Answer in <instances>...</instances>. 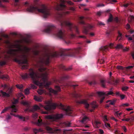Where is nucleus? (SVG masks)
<instances>
[{"mask_svg":"<svg viewBox=\"0 0 134 134\" xmlns=\"http://www.w3.org/2000/svg\"><path fill=\"white\" fill-rule=\"evenodd\" d=\"M99 133L100 134H103L104 133V132L103 130L102 129H100L99 130Z\"/></svg>","mask_w":134,"mask_h":134,"instance_id":"obj_58","label":"nucleus"},{"mask_svg":"<svg viewBox=\"0 0 134 134\" xmlns=\"http://www.w3.org/2000/svg\"><path fill=\"white\" fill-rule=\"evenodd\" d=\"M34 99L36 101L41 102L42 101L43 97L41 96H34Z\"/></svg>","mask_w":134,"mask_h":134,"instance_id":"obj_18","label":"nucleus"},{"mask_svg":"<svg viewBox=\"0 0 134 134\" xmlns=\"http://www.w3.org/2000/svg\"><path fill=\"white\" fill-rule=\"evenodd\" d=\"M2 2H4L8 3L9 2V0H0V6H1L2 5Z\"/></svg>","mask_w":134,"mask_h":134,"instance_id":"obj_42","label":"nucleus"},{"mask_svg":"<svg viewBox=\"0 0 134 134\" xmlns=\"http://www.w3.org/2000/svg\"><path fill=\"white\" fill-rule=\"evenodd\" d=\"M105 126L107 127H110V125L107 122H105Z\"/></svg>","mask_w":134,"mask_h":134,"instance_id":"obj_57","label":"nucleus"},{"mask_svg":"<svg viewBox=\"0 0 134 134\" xmlns=\"http://www.w3.org/2000/svg\"><path fill=\"white\" fill-rule=\"evenodd\" d=\"M61 25L62 26L65 25L67 26L71 31L73 29H74L75 30L76 32L77 33H79V31L77 27L76 26L73 25L69 21H65L62 22Z\"/></svg>","mask_w":134,"mask_h":134,"instance_id":"obj_7","label":"nucleus"},{"mask_svg":"<svg viewBox=\"0 0 134 134\" xmlns=\"http://www.w3.org/2000/svg\"><path fill=\"white\" fill-rule=\"evenodd\" d=\"M134 120V117L133 116H132L130 118H127L125 119V121H130L133 122Z\"/></svg>","mask_w":134,"mask_h":134,"instance_id":"obj_31","label":"nucleus"},{"mask_svg":"<svg viewBox=\"0 0 134 134\" xmlns=\"http://www.w3.org/2000/svg\"><path fill=\"white\" fill-rule=\"evenodd\" d=\"M97 93L98 95L101 97L100 101V103H102L105 98L104 96H107L109 95H113L114 94V93L112 91H107L105 92H97Z\"/></svg>","mask_w":134,"mask_h":134,"instance_id":"obj_9","label":"nucleus"},{"mask_svg":"<svg viewBox=\"0 0 134 134\" xmlns=\"http://www.w3.org/2000/svg\"><path fill=\"white\" fill-rule=\"evenodd\" d=\"M24 92L26 95L30 93L29 89L28 88L25 89L24 91Z\"/></svg>","mask_w":134,"mask_h":134,"instance_id":"obj_38","label":"nucleus"},{"mask_svg":"<svg viewBox=\"0 0 134 134\" xmlns=\"http://www.w3.org/2000/svg\"><path fill=\"white\" fill-rule=\"evenodd\" d=\"M1 93L2 94L3 96L4 97H9L10 96L9 94L3 91L2 90H1L0 91Z\"/></svg>","mask_w":134,"mask_h":134,"instance_id":"obj_23","label":"nucleus"},{"mask_svg":"<svg viewBox=\"0 0 134 134\" xmlns=\"http://www.w3.org/2000/svg\"><path fill=\"white\" fill-rule=\"evenodd\" d=\"M37 70L31 68L29 70V74L25 73L21 75L24 80L31 77L34 83L38 86H41L43 83L48 86L51 84L47 81L48 74L46 71L47 68H39Z\"/></svg>","mask_w":134,"mask_h":134,"instance_id":"obj_2","label":"nucleus"},{"mask_svg":"<svg viewBox=\"0 0 134 134\" xmlns=\"http://www.w3.org/2000/svg\"><path fill=\"white\" fill-rule=\"evenodd\" d=\"M95 95V94L93 93H89L88 94V96L89 97H91L94 96Z\"/></svg>","mask_w":134,"mask_h":134,"instance_id":"obj_48","label":"nucleus"},{"mask_svg":"<svg viewBox=\"0 0 134 134\" xmlns=\"http://www.w3.org/2000/svg\"><path fill=\"white\" fill-rule=\"evenodd\" d=\"M40 109V108L37 105H35L33 108V110L34 111H35L39 109Z\"/></svg>","mask_w":134,"mask_h":134,"instance_id":"obj_34","label":"nucleus"},{"mask_svg":"<svg viewBox=\"0 0 134 134\" xmlns=\"http://www.w3.org/2000/svg\"><path fill=\"white\" fill-rule=\"evenodd\" d=\"M129 106V104L128 103H126L124 104H122L121 105V107H128Z\"/></svg>","mask_w":134,"mask_h":134,"instance_id":"obj_49","label":"nucleus"},{"mask_svg":"<svg viewBox=\"0 0 134 134\" xmlns=\"http://www.w3.org/2000/svg\"><path fill=\"white\" fill-rule=\"evenodd\" d=\"M88 83L91 85H92L95 84L96 83V82L95 81H92L89 82Z\"/></svg>","mask_w":134,"mask_h":134,"instance_id":"obj_46","label":"nucleus"},{"mask_svg":"<svg viewBox=\"0 0 134 134\" xmlns=\"http://www.w3.org/2000/svg\"><path fill=\"white\" fill-rule=\"evenodd\" d=\"M95 124L96 125L97 127L98 128V124H100V122L97 121H95Z\"/></svg>","mask_w":134,"mask_h":134,"instance_id":"obj_53","label":"nucleus"},{"mask_svg":"<svg viewBox=\"0 0 134 134\" xmlns=\"http://www.w3.org/2000/svg\"><path fill=\"white\" fill-rule=\"evenodd\" d=\"M57 36L60 38H63L64 37V35L61 30H60L58 31L57 34Z\"/></svg>","mask_w":134,"mask_h":134,"instance_id":"obj_17","label":"nucleus"},{"mask_svg":"<svg viewBox=\"0 0 134 134\" xmlns=\"http://www.w3.org/2000/svg\"><path fill=\"white\" fill-rule=\"evenodd\" d=\"M72 96L75 98H77L80 97V95L76 92L73 93L72 95Z\"/></svg>","mask_w":134,"mask_h":134,"instance_id":"obj_29","label":"nucleus"},{"mask_svg":"<svg viewBox=\"0 0 134 134\" xmlns=\"http://www.w3.org/2000/svg\"><path fill=\"white\" fill-rule=\"evenodd\" d=\"M123 47L122 45L120 44H118L115 47V48L116 49H119Z\"/></svg>","mask_w":134,"mask_h":134,"instance_id":"obj_32","label":"nucleus"},{"mask_svg":"<svg viewBox=\"0 0 134 134\" xmlns=\"http://www.w3.org/2000/svg\"><path fill=\"white\" fill-rule=\"evenodd\" d=\"M129 50V48H125L123 49V51L124 52H127Z\"/></svg>","mask_w":134,"mask_h":134,"instance_id":"obj_61","label":"nucleus"},{"mask_svg":"<svg viewBox=\"0 0 134 134\" xmlns=\"http://www.w3.org/2000/svg\"><path fill=\"white\" fill-rule=\"evenodd\" d=\"M46 129L48 131V132L50 133H59L61 131L60 129H53L49 127H46Z\"/></svg>","mask_w":134,"mask_h":134,"instance_id":"obj_11","label":"nucleus"},{"mask_svg":"<svg viewBox=\"0 0 134 134\" xmlns=\"http://www.w3.org/2000/svg\"><path fill=\"white\" fill-rule=\"evenodd\" d=\"M24 5L27 7L26 10L28 12H34L35 13H41L43 14L44 18H46L50 15L49 10L46 7L44 4L40 5L39 7L40 8H38L36 7H35L31 4L29 2H26L24 4Z\"/></svg>","mask_w":134,"mask_h":134,"instance_id":"obj_4","label":"nucleus"},{"mask_svg":"<svg viewBox=\"0 0 134 134\" xmlns=\"http://www.w3.org/2000/svg\"><path fill=\"white\" fill-rule=\"evenodd\" d=\"M76 103L79 104H83L85 105V108H88L89 106L87 101V100L85 99H81L80 100H77L76 101Z\"/></svg>","mask_w":134,"mask_h":134,"instance_id":"obj_12","label":"nucleus"},{"mask_svg":"<svg viewBox=\"0 0 134 134\" xmlns=\"http://www.w3.org/2000/svg\"><path fill=\"white\" fill-rule=\"evenodd\" d=\"M125 36L126 37L128 38V39L129 40L131 41L132 40V38L131 37H130L129 35H126Z\"/></svg>","mask_w":134,"mask_h":134,"instance_id":"obj_54","label":"nucleus"},{"mask_svg":"<svg viewBox=\"0 0 134 134\" xmlns=\"http://www.w3.org/2000/svg\"><path fill=\"white\" fill-rule=\"evenodd\" d=\"M60 4L57 5L56 9L57 10H65L66 9L65 4L66 2L70 5L73 4V3L70 1H67L66 0H60Z\"/></svg>","mask_w":134,"mask_h":134,"instance_id":"obj_6","label":"nucleus"},{"mask_svg":"<svg viewBox=\"0 0 134 134\" xmlns=\"http://www.w3.org/2000/svg\"><path fill=\"white\" fill-rule=\"evenodd\" d=\"M1 78L4 79H8L9 78L8 76L7 75H3L1 76Z\"/></svg>","mask_w":134,"mask_h":134,"instance_id":"obj_28","label":"nucleus"},{"mask_svg":"<svg viewBox=\"0 0 134 134\" xmlns=\"http://www.w3.org/2000/svg\"><path fill=\"white\" fill-rule=\"evenodd\" d=\"M41 131V129H33V132L35 134H36L37 133Z\"/></svg>","mask_w":134,"mask_h":134,"instance_id":"obj_37","label":"nucleus"},{"mask_svg":"<svg viewBox=\"0 0 134 134\" xmlns=\"http://www.w3.org/2000/svg\"><path fill=\"white\" fill-rule=\"evenodd\" d=\"M122 34L119 32H118V35L117 37V39L118 40V41H120L122 39Z\"/></svg>","mask_w":134,"mask_h":134,"instance_id":"obj_36","label":"nucleus"},{"mask_svg":"<svg viewBox=\"0 0 134 134\" xmlns=\"http://www.w3.org/2000/svg\"><path fill=\"white\" fill-rule=\"evenodd\" d=\"M10 115H13L15 117H16L19 118L23 121H25V118L22 116H20L18 115H16L15 114L12 112H10Z\"/></svg>","mask_w":134,"mask_h":134,"instance_id":"obj_16","label":"nucleus"},{"mask_svg":"<svg viewBox=\"0 0 134 134\" xmlns=\"http://www.w3.org/2000/svg\"><path fill=\"white\" fill-rule=\"evenodd\" d=\"M69 11H66L63 12L62 13L58 15V16L60 17H62L64 15L69 14Z\"/></svg>","mask_w":134,"mask_h":134,"instance_id":"obj_24","label":"nucleus"},{"mask_svg":"<svg viewBox=\"0 0 134 134\" xmlns=\"http://www.w3.org/2000/svg\"><path fill=\"white\" fill-rule=\"evenodd\" d=\"M118 68V69L121 70H124V68H125L126 71H127L128 70L130 69V68H122V67H121V68Z\"/></svg>","mask_w":134,"mask_h":134,"instance_id":"obj_35","label":"nucleus"},{"mask_svg":"<svg viewBox=\"0 0 134 134\" xmlns=\"http://www.w3.org/2000/svg\"><path fill=\"white\" fill-rule=\"evenodd\" d=\"M69 76L67 75H64L61 79V80H63L64 79H69Z\"/></svg>","mask_w":134,"mask_h":134,"instance_id":"obj_40","label":"nucleus"},{"mask_svg":"<svg viewBox=\"0 0 134 134\" xmlns=\"http://www.w3.org/2000/svg\"><path fill=\"white\" fill-rule=\"evenodd\" d=\"M21 103L24 105L26 106L28 108L30 107V103L29 102L23 101L21 102Z\"/></svg>","mask_w":134,"mask_h":134,"instance_id":"obj_21","label":"nucleus"},{"mask_svg":"<svg viewBox=\"0 0 134 134\" xmlns=\"http://www.w3.org/2000/svg\"><path fill=\"white\" fill-rule=\"evenodd\" d=\"M6 62L5 61H2L0 62V65L3 66L5 64Z\"/></svg>","mask_w":134,"mask_h":134,"instance_id":"obj_47","label":"nucleus"},{"mask_svg":"<svg viewBox=\"0 0 134 134\" xmlns=\"http://www.w3.org/2000/svg\"><path fill=\"white\" fill-rule=\"evenodd\" d=\"M105 81L103 80H101L100 81V83L101 85V86L105 88Z\"/></svg>","mask_w":134,"mask_h":134,"instance_id":"obj_27","label":"nucleus"},{"mask_svg":"<svg viewBox=\"0 0 134 134\" xmlns=\"http://www.w3.org/2000/svg\"><path fill=\"white\" fill-rule=\"evenodd\" d=\"M121 114V113H119L118 112H116L115 113V115H117L119 117V116H120Z\"/></svg>","mask_w":134,"mask_h":134,"instance_id":"obj_62","label":"nucleus"},{"mask_svg":"<svg viewBox=\"0 0 134 134\" xmlns=\"http://www.w3.org/2000/svg\"><path fill=\"white\" fill-rule=\"evenodd\" d=\"M103 120L105 122L108 121V119H107V116L105 115L103 117Z\"/></svg>","mask_w":134,"mask_h":134,"instance_id":"obj_56","label":"nucleus"},{"mask_svg":"<svg viewBox=\"0 0 134 134\" xmlns=\"http://www.w3.org/2000/svg\"><path fill=\"white\" fill-rule=\"evenodd\" d=\"M16 86L17 88L19 89H21L23 87V86L22 85H16Z\"/></svg>","mask_w":134,"mask_h":134,"instance_id":"obj_50","label":"nucleus"},{"mask_svg":"<svg viewBox=\"0 0 134 134\" xmlns=\"http://www.w3.org/2000/svg\"><path fill=\"white\" fill-rule=\"evenodd\" d=\"M10 110L11 112L12 113H16L17 111V109L16 108V106L15 105H12L11 106L6 107L2 111L1 114L4 113L8 110Z\"/></svg>","mask_w":134,"mask_h":134,"instance_id":"obj_10","label":"nucleus"},{"mask_svg":"<svg viewBox=\"0 0 134 134\" xmlns=\"http://www.w3.org/2000/svg\"><path fill=\"white\" fill-rule=\"evenodd\" d=\"M60 54L58 52H55L46 55L40 59L38 64L41 66L47 65L49 63V59L50 56L55 57Z\"/></svg>","mask_w":134,"mask_h":134,"instance_id":"obj_5","label":"nucleus"},{"mask_svg":"<svg viewBox=\"0 0 134 134\" xmlns=\"http://www.w3.org/2000/svg\"><path fill=\"white\" fill-rule=\"evenodd\" d=\"M63 68V69L66 70L68 71L72 69V68Z\"/></svg>","mask_w":134,"mask_h":134,"instance_id":"obj_51","label":"nucleus"},{"mask_svg":"<svg viewBox=\"0 0 134 134\" xmlns=\"http://www.w3.org/2000/svg\"><path fill=\"white\" fill-rule=\"evenodd\" d=\"M116 100L114 99L111 100H108L106 102L107 103H109V105H114L115 103Z\"/></svg>","mask_w":134,"mask_h":134,"instance_id":"obj_20","label":"nucleus"},{"mask_svg":"<svg viewBox=\"0 0 134 134\" xmlns=\"http://www.w3.org/2000/svg\"><path fill=\"white\" fill-rule=\"evenodd\" d=\"M43 124H44V123L42 122V120L41 119H40L38 120L37 124L38 125L40 126Z\"/></svg>","mask_w":134,"mask_h":134,"instance_id":"obj_26","label":"nucleus"},{"mask_svg":"<svg viewBox=\"0 0 134 134\" xmlns=\"http://www.w3.org/2000/svg\"><path fill=\"white\" fill-rule=\"evenodd\" d=\"M63 116V114H61L52 115H46L44 116V117L46 119L50 120L53 121H57L62 118Z\"/></svg>","mask_w":134,"mask_h":134,"instance_id":"obj_8","label":"nucleus"},{"mask_svg":"<svg viewBox=\"0 0 134 134\" xmlns=\"http://www.w3.org/2000/svg\"><path fill=\"white\" fill-rule=\"evenodd\" d=\"M91 104L92 105V107L94 109H95V108L97 107V106L96 104V102H92Z\"/></svg>","mask_w":134,"mask_h":134,"instance_id":"obj_30","label":"nucleus"},{"mask_svg":"<svg viewBox=\"0 0 134 134\" xmlns=\"http://www.w3.org/2000/svg\"><path fill=\"white\" fill-rule=\"evenodd\" d=\"M71 123L70 122H64L62 124V126L63 127H70Z\"/></svg>","mask_w":134,"mask_h":134,"instance_id":"obj_19","label":"nucleus"},{"mask_svg":"<svg viewBox=\"0 0 134 134\" xmlns=\"http://www.w3.org/2000/svg\"><path fill=\"white\" fill-rule=\"evenodd\" d=\"M37 116L38 115L37 113H35L33 114V117L35 119L37 118Z\"/></svg>","mask_w":134,"mask_h":134,"instance_id":"obj_60","label":"nucleus"},{"mask_svg":"<svg viewBox=\"0 0 134 134\" xmlns=\"http://www.w3.org/2000/svg\"><path fill=\"white\" fill-rule=\"evenodd\" d=\"M38 93L40 95H41L44 92V91L42 90H39L37 91Z\"/></svg>","mask_w":134,"mask_h":134,"instance_id":"obj_43","label":"nucleus"},{"mask_svg":"<svg viewBox=\"0 0 134 134\" xmlns=\"http://www.w3.org/2000/svg\"><path fill=\"white\" fill-rule=\"evenodd\" d=\"M112 18L113 17L112 15L111 14H110L109 18L108 20V22H110L113 19Z\"/></svg>","mask_w":134,"mask_h":134,"instance_id":"obj_44","label":"nucleus"},{"mask_svg":"<svg viewBox=\"0 0 134 134\" xmlns=\"http://www.w3.org/2000/svg\"><path fill=\"white\" fill-rule=\"evenodd\" d=\"M114 46V43H110L108 46L102 47L101 49L105 51H109L110 49L112 48Z\"/></svg>","mask_w":134,"mask_h":134,"instance_id":"obj_13","label":"nucleus"},{"mask_svg":"<svg viewBox=\"0 0 134 134\" xmlns=\"http://www.w3.org/2000/svg\"><path fill=\"white\" fill-rule=\"evenodd\" d=\"M130 25L128 24L126 25L125 27L126 28L127 30L129 29L130 28Z\"/></svg>","mask_w":134,"mask_h":134,"instance_id":"obj_63","label":"nucleus"},{"mask_svg":"<svg viewBox=\"0 0 134 134\" xmlns=\"http://www.w3.org/2000/svg\"><path fill=\"white\" fill-rule=\"evenodd\" d=\"M133 16L129 17L128 19V21L130 22H131V21L132 19H133Z\"/></svg>","mask_w":134,"mask_h":134,"instance_id":"obj_64","label":"nucleus"},{"mask_svg":"<svg viewBox=\"0 0 134 134\" xmlns=\"http://www.w3.org/2000/svg\"><path fill=\"white\" fill-rule=\"evenodd\" d=\"M21 40H17L11 44L10 47L16 48V49H9L7 52L8 55H6L4 58L7 59H13L14 60L19 64H27V61L26 54L31 49V48L24 46L22 48L20 43Z\"/></svg>","mask_w":134,"mask_h":134,"instance_id":"obj_1","label":"nucleus"},{"mask_svg":"<svg viewBox=\"0 0 134 134\" xmlns=\"http://www.w3.org/2000/svg\"><path fill=\"white\" fill-rule=\"evenodd\" d=\"M104 62V60L103 59H99L98 60V63L100 64H103Z\"/></svg>","mask_w":134,"mask_h":134,"instance_id":"obj_39","label":"nucleus"},{"mask_svg":"<svg viewBox=\"0 0 134 134\" xmlns=\"http://www.w3.org/2000/svg\"><path fill=\"white\" fill-rule=\"evenodd\" d=\"M30 87L31 88L33 89H36L37 88V87L35 85L32 84H31Z\"/></svg>","mask_w":134,"mask_h":134,"instance_id":"obj_52","label":"nucleus"},{"mask_svg":"<svg viewBox=\"0 0 134 134\" xmlns=\"http://www.w3.org/2000/svg\"><path fill=\"white\" fill-rule=\"evenodd\" d=\"M12 118V116L9 114H8L6 116V119L7 121L10 119Z\"/></svg>","mask_w":134,"mask_h":134,"instance_id":"obj_41","label":"nucleus"},{"mask_svg":"<svg viewBox=\"0 0 134 134\" xmlns=\"http://www.w3.org/2000/svg\"><path fill=\"white\" fill-rule=\"evenodd\" d=\"M104 5L103 4H97V7H98L104 6Z\"/></svg>","mask_w":134,"mask_h":134,"instance_id":"obj_59","label":"nucleus"},{"mask_svg":"<svg viewBox=\"0 0 134 134\" xmlns=\"http://www.w3.org/2000/svg\"><path fill=\"white\" fill-rule=\"evenodd\" d=\"M55 90L51 88L50 89H49V92L55 94H57L58 91H60V88L58 86H55Z\"/></svg>","mask_w":134,"mask_h":134,"instance_id":"obj_14","label":"nucleus"},{"mask_svg":"<svg viewBox=\"0 0 134 134\" xmlns=\"http://www.w3.org/2000/svg\"><path fill=\"white\" fill-rule=\"evenodd\" d=\"M118 83V80H116L113 81V84L114 85H116Z\"/></svg>","mask_w":134,"mask_h":134,"instance_id":"obj_55","label":"nucleus"},{"mask_svg":"<svg viewBox=\"0 0 134 134\" xmlns=\"http://www.w3.org/2000/svg\"><path fill=\"white\" fill-rule=\"evenodd\" d=\"M45 104L46 105H44L41 104H40V105L41 107L44 108L47 111H42V113L43 114H48V111L55 109L56 107L58 106L59 108L64 110L66 115L69 116L71 115L72 111L69 106L63 105L62 103H60L59 105L53 103L52 100L46 101L45 102Z\"/></svg>","mask_w":134,"mask_h":134,"instance_id":"obj_3","label":"nucleus"},{"mask_svg":"<svg viewBox=\"0 0 134 134\" xmlns=\"http://www.w3.org/2000/svg\"><path fill=\"white\" fill-rule=\"evenodd\" d=\"M93 27V26L90 24H87L83 28V32L84 33L87 34L88 32V29Z\"/></svg>","mask_w":134,"mask_h":134,"instance_id":"obj_15","label":"nucleus"},{"mask_svg":"<svg viewBox=\"0 0 134 134\" xmlns=\"http://www.w3.org/2000/svg\"><path fill=\"white\" fill-rule=\"evenodd\" d=\"M18 102L19 100L18 99H15L14 98H13V101L12 102V103L13 104H14L13 105H14V104L18 103Z\"/></svg>","mask_w":134,"mask_h":134,"instance_id":"obj_33","label":"nucleus"},{"mask_svg":"<svg viewBox=\"0 0 134 134\" xmlns=\"http://www.w3.org/2000/svg\"><path fill=\"white\" fill-rule=\"evenodd\" d=\"M85 18L83 16H81L79 17V20L80 24H85L84 22L82 20L84 19Z\"/></svg>","mask_w":134,"mask_h":134,"instance_id":"obj_25","label":"nucleus"},{"mask_svg":"<svg viewBox=\"0 0 134 134\" xmlns=\"http://www.w3.org/2000/svg\"><path fill=\"white\" fill-rule=\"evenodd\" d=\"M88 118L86 116H85L83 118L82 120H81V122L83 123H84L87 122L89 120Z\"/></svg>","mask_w":134,"mask_h":134,"instance_id":"obj_22","label":"nucleus"},{"mask_svg":"<svg viewBox=\"0 0 134 134\" xmlns=\"http://www.w3.org/2000/svg\"><path fill=\"white\" fill-rule=\"evenodd\" d=\"M128 88L129 87L127 86H124L122 87V90L123 91H126Z\"/></svg>","mask_w":134,"mask_h":134,"instance_id":"obj_45","label":"nucleus"}]
</instances>
